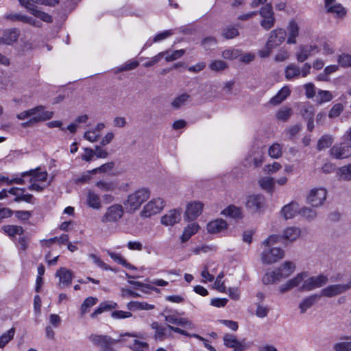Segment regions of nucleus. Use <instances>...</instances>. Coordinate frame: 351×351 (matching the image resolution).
<instances>
[{
	"label": "nucleus",
	"mask_w": 351,
	"mask_h": 351,
	"mask_svg": "<svg viewBox=\"0 0 351 351\" xmlns=\"http://www.w3.org/2000/svg\"><path fill=\"white\" fill-rule=\"evenodd\" d=\"M295 265L291 261L285 262L275 271H267L263 278L265 285H269L288 278L295 270Z\"/></svg>",
	"instance_id": "f257e3e1"
},
{
	"label": "nucleus",
	"mask_w": 351,
	"mask_h": 351,
	"mask_svg": "<svg viewBox=\"0 0 351 351\" xmlns=\"http://www.w3.org/2000/svg\"><path fill=\"white\" fill-rule=\"evenodd\" d=\"M53 117V112L46 110V108L42 105L23 111L16 115V117L20 120L31 118L35 124L48 121Z\"/></svg>",
	"instance_id": "f03ea898"
},
{
	"label": "nucleus",
	"mask_w": 351,
	"mask_h": 351,
	"mask_svg": "<svg viewBox=\"0 0 351 351\" xmlns=\"http://www.w3.org/2000/svg\"><path fill=\"white\" fill-rule=\"evenodd\" d=\"M120 337H121V339L116 340L108 335L91 334L88 337V339L92 342V343L94 346L99 347L101 351L108 345L114 344L115 343L119 341L126 342L125 337H139L140 335L135 332H127L125 334H121Z\"/></svg>",
	"instance_id": "7ed1b4c3"
},
{
	"label": "nucleus",
	"mask_w": 351,
	"mask_h": 351,
	"mask_svg": "<svg viewBox=\"0 0 351 351\" xmlns=\"http://www.w3.org/2000/svg\"><path fill=\"white\" fill-rule=\"evenodd\" d=\"M149 196V191L147 189L142 188L129 195L127 200L123 204L127 209L136 210L141 207L143 202L148 199Z\"/></svg>",
	"instance_id": "20e7f679"
},
{
	"label": "nucleus",
	"mask_w": 351,
	"mask_h": 351,
	"mask_svg": "<svg viewBox=\"0 0 351 351\" xmlns=\"http://www.w3.org/2000/svg\"><path fill=\"white\" fill-rule=\"evenodd\" d=\"M165 206V202L160 197L153 198L143 208L141 215L144 217H150L160 213Z\"/></svg>",
	"instance_id": "39448f33"
},
{
	"label": "nucleus",
	"mask_w": 351,
	"mask_h": 351,
	"mask_svg": "<svg viewBox=\"0 0 351 351\" xmlns=\"http://www.w3.org/2000/svg\"><path fill=\"white\" fill-rule=\"evenodd\" d=\"M245 206L251 213H261L265 208V198L262 195H252L247 197Z\"/></svg>",
	"instance_id": "423d86ee"
},
{
	"label": "nucleus",
	"mask_w": 351,
	"mask_h": 351,
	"mask_svg": "<svg viewBox=\"0 0 351 351\" xmlns=\"http://www.w3.org/2000/svg\"><path fill=\"white\" fill-rule=\"evenodd\" d=\"M285 256L283 250L280 247L265 249L261 254L263 263L271 265L281 260Z\"/></svg>",
	"instance_id": "0eeeda50"
},
{
	"label": "nucleus",
	"mask_w": 351,
	"mask_h": 351,
	"mask_svg": "<svg viewBox=\"0 0 351 351\" xmlns=\"http://www.w3.org/2000/svg\"><path fill=\"white\" fill-rule=\"evenodd\" d=\"M328 282V277L320 274L306 279L300 287V291H311L316 288L322 287Z\"/></svg>",
	"instance_id": "6e6552de"
},
{
	"label": "nucleus",
	"mask_w": 351,
	"mask_h": 351,
	"mask_svg": "<svg viewBox=\"0 0 351 351\" xmlns=\"http://www.w3.org/2000/svg\"><path fill=\"white\" fill-rule=\"evenodd\" d=\"M123 215V208L121 204L110 206L102 217L101 221L104 223L116 222L119 220Z\"/></svg>",
	"instance_id": "1a4fd4ad"
},
{
	"label": "nucleus",
	"mask_w": 351,
	"mask_h": 351,
	"mask_svg": "<svg viewBox=\"0 0 351 351\" xmlns=\"http://www.w3.org/2000/svg\"><path fill=\"white\" fill-rule=\"evenodd\" d=\"M326 195L327 191L324 188L313 189L307 197L308 203L315 207L320 206L326 200Z\"/></svg>",
	"instance_id": "9d476101"
},
{
	"label": "nucleus",
	"mask_w": 351,
	"mask_h": 351,
	"mask_svg": "<svg viewBox=\"0 0 351 351\" xmlns=\"http://www.w3.org/2000/svg\"><path fill=\"white\" fill-rule=\"evenodd\" d=\"M19 2L22 6H24L31 14H32L36 17H38L47 23L52 22V17L49 14L39 10L38 8L32 2H29L27 0H19Z\"/></svg>",
	"instance_id": "9b49d317"
},
{
	"label": "nucleus",
	"mask_w": 351,
	"mask_h": 351,
	"mask_svg": "<svg viewBox=\"0 0 351 351\" xmlns=\"http://www.w3.org/2000/svg\"><path fill=\"white\" fill-rule=\"evenodd\" d=\"M204 204L200 202H191L186 206L184 214L186 221L195 220L202 212Z\"/></svg>",
	"instance_id": "f8f14e48"
},
{
	"label": "nucleus",
	"mask_w": 351,
	"mask_h": 351,
	"mask_svg": "<svg viewBox=\"0 0 351 351\" xmlns=\"http://www.w3.org/2000/svg\"><path fill=\"white\" fill-rule=\"evenodd\" d=\"M165 320L168 324H173L180 326L186 329L193 330L195 328V325L187 318L180 317L176 315H164Z\"/></svg>",
	"instance_id": "ddd939ff"
},
{
	"label": "nucleus",
	"mask_w": 351,
	"mask_h": 351,
	"mask_svg": "<svg viewBox=\"0 0 351 351\" xmlns=\"http://www.w3.org/2000/svg\"><path fill=\"white\" fill-rule=\"evenodd\" d=\"M348 289L349 288L347 284L332 285L322 289L320 295L321 297L332 298L343 293Z\"/></svg>",
	"instance_id": "4468645a"
},
{
	"label": "nucleus",
	"mask_w": 351,
	"mask_h": 351,
	"mask_svg": "<svg viewBox=\"0 0 351 351\" xmlns=\"http://www.w3.org/2000/svg\"><path fill=\"white\" fill-rule=\"evenodd\" d=\"M286 37V31L283 29H276L270 33L267 40V47L269 48H276L280 45Z\"/></svg>",
	"instance_id": "2eb2a0df"
},
{
	"label": "nucleus",
	"mask_w": 351,
	"mask_h": 351,
	"mask_svg": "<svg viewBox=\"0 0 351 351\" xmlns=\"http://www.w3.org/2000/svg\"><path fill=\"white\" fill-rule=\"evenodd\" d=\"M307 277L306 272H301L297 274L295 277L288 280L286 283L279 287V291L281 293H285L287 291L298 287L300 284L304 282V279Z\"/></svg>",
	"instance_id": "dca6fc26"
},
{
	"label": "nucleus",
	"mask_w": 351,
	"mask_h": 351,
	"mask_svg": "<svg viewBox=\"0 0 351 351\" xmlns=\"http://www.w3.org/2000/svg\"><path fill=\"white\" fill-rule=\"evenodd\" d=\"M331 156L337 159H343L351 156V147L348 145L338 144L330 149Z\"/></svg>",
	"instance_id": "f3484780"
},
{
	"label": "nucleus",
	"mask_w": 351,
	"mask_h": 351,
	"mask_svg": "<svg viewBox=\"0 0 351 351\" xmlns=\"http://www.w3.org/2000/svg\"><path fill=\"white\" fill-rule=\"evenodd\" d=\"M181 219V213L177 209H172L161 218V223L165 226H172L178 223Z\"/></svg>",
	"instance_id": "a211bd4d"
},
{
	"label": "nucleus",
	"mask_w": 351,
	"mask_h": 351,
	"mask_svg": "<svg viewBox=\"0 0 351 351\" xmlns=\"http://www.w3.org/2000/svg\"><path fill=\"white\" fill-rule=\"evenodd\" d=\"M151 327L155 330L154 339L156 341H163L166 338L171 337V334L168 332V327L160 325L157 322H154Z\"/></svg>",
	"instance_id": "6ab92c4d"
},
{
	"label": "nucleus",
	"mask_w": 351,
	"mask_h": 351,
	"mask_svg": "<svg viewBox=\"0 0 351 351\" xmlns=\"http://www.w3.org/2000/svg\"><path fill=\"white\" fill-rule=\"evenodd\" d=\"M228 228V223L221 219H217L210 221L206 226L209 234H219Z\"/></svg>",
	"instance_id": "aec40b11"
},
{
	"label": "nucleus",
	"mask_w": 351,
	"mask_h": 351,
	"mask_svg": "<svg viewBox=\"0 0 351 351\" xmlns=\"http://www.w3.org/2000/svg\"><path fill=\"white\" fill-rule=\"evenodd\" d=\"M56 276L59 278L60 286L67 287L72 282L73 274L66 268L61 267L56 271Z\"/></svg>",
	"instance_id": "412c9836"
},
{
	"label": "nucleus",
	"mask_w": 351,
	"mask_h": 351,
	"mask_svg": "<svg viewBox=\"0 0 351 351\" xmlns=\"http://www.w3.org/2000/svg\"><path fill=\"white\" fill-rule=\"evenodd\" d=\"M300 206L297 202H291L282 207L281 214L285 219H292L297 214H300Z\"/></svg>",
	"instance_id": "4be33fe9"
},
{
	"label": "nucleus",
	"mask_w": 351,
	"mask_h": 351,
	"mask_svg": "<svg viewBox=\"0 0 351 351\" xmlns=\"http://www.w3.org/2000/svg\"><path fill=\"white\" fill-rule=\"evenodd\" d=\"M320 295L313 294L304 298L299 304L300 313L303 314L306 313L308 308H311L320 299Z\"/></svg>",
	"instance_id": "5701e85b"
},
{
	"label": "nucleus",
	"mask_w": 351,
	"mask_h": 351,
	"mask_svg": "<svg viewBox=\"0 0 351 351\" xmlns=\"http://www.w3.org/2000/svg\"><path fill=\"white\" fill-rule=\"evenodd\" d=\"M30 176L31 178L29 180L30 182H44L47 179L48 174L47 171H38V169H31L27 171H25L22 173V176Z\"/></svg>",
	"instance_id": "b1692460"
},
{
	"label": "nucleus",
	"mask_w": 351,
	"mask_h": 351,
	"mask_svg": "<svg viewBox=\"0 0 351 351\" xmlns=\"http://www.w3.org/2000/svg\"><path fill=\"white\" fill-rule=\"evenodd\" d=\"M19 36V32L16 29H6L0 38V44L12 45L17 40Z\"/></svg>",
	"instance_id": "393cba45"
},
{
	"label": "nucleus",
	"mask_w": 351,
	"mask_h": 351,
	"mask_svg": "<svg viewBox=\"0 0 351 351\" xmlns=\"http://www.w3.org/2000/svg\"><path fill=\"white\" fill-rule=\"evenodd\" d=\"M301 234V230L299 228L291 226L287 228L282 232V238L289 241H296Z\"/></svg>",
	"instance_id": "a878e982"
},
{
	"label": "nucleus",
	"mask_w": 351,
	"mask_h": 351,
	"mask_svg": "<svg viewBox=\"0 0 351 351\" xmlns=\"http://www.w3.org/2000/svg\"><path fill=\"white\" fill-rule=\"evenodd\" d=\"M288 32V44H295L297 43L296 38L299 36V27L295 21H291L287 27Z\"/></svg>",
	"instance_id": "bb28decb"
},
{
	"label": "nucleus",
	"mask_w": 351,
	"mask_h": 351,
	"mask_svg": "<svg viewBox=\"0 0 351 351\" xmlns=\"http://www.w3.org/2000/svg\"><path fill=\"white\" fill-rule=\"evenodd\" d=\"M86 203L89 207L96 210H99L101 207L99 195L90 190L87 192Z\"/></svg>",
	"instance_id": "cd10ccee"
},
{
	"label": "nucleus",
	"mask_w": 351,
	"mask_h": 351,
	"mask_svg": "<svg viewBox=\"0 0 351 351\" xmlns=\"http://www.w3.org/2000/svg\"><path fill=\"white\" fill-rule=\"evenodd\" d=\"M291 90L288 86L282 87L278 93L271 98L269 103L272 105H278L289 96Z\"/></svg>",
	"instance_id": "c85d7f7f"
},
{
	"label": "nucleus",
	"mask_w": 351,
	"mask_h": 351,
	"mask_svg": "<svg viewBox=\"0 0 351 351\" xmlns=\"http://www.w3.org/2000/svg\"><path fill=\"white\" fill-rule=\"evenodd\" d=\"M199 229V226L197 223L189 224L184 230L180 239L182 243L186 242L193 235L197 233Z\"/></svg>",
	"instance_id": "c756f323"
},
{
	"label": "nucleus",
	"mask_w": 351,
	"mask_h": 351,
	"mask_svg": "<svg viewBox=\"0 0 351 351\" xmlns=\"http://www.w3.org/2000/svg\"><path fill=\"white\" fill-rule=\"evenodd\" d=\"M285 78L291 80L300 76V69L295 64H290L285 68Z\"/></svg>",
	"instance_id": "7c9ffc66"
},
{
	"label": "nucleus",
	"mask_w": 351,
	"mask_h": 351,
	"mask_svg": "<svg viewBox=\"0 0 351 351\" xmlns=\"http://www.w3.org/2000/svg\"><path fill=\"white\" fill-rule=\"evenodd\" d=\"M221 213L223 215L230 217L234 219H240L242 217L241 208L234 205H230L225 208Z\"/></svg>",
	"instance_id": "2f4dec72"
},
{
	"label": "nucleus",
	"mask_w": 351,
	"mask_h": 351,
	"mask_svg": "<svg viewBox=\"0 0 351 351\" xmlns=\"http://www.w3.org/2000/svg\"><path fill=\"white\" fill-rule=\"evenodd\" d=\"M258 184L261 189L269 193H272L274 190L275 182L273 178L263 177L258 180Z\"/></svg>",
	"instance_id": "473e14b6"
},
{
	"label": "nucleus",
	"mask_w": 351,
	"mask_h": 351,
	"mask_svg": "<svg viewBox=\"0 0 351 351\" xmlns=\"http://www.w3.org/2000/svg\"><path fill=\"white\" fill-rule=\"evenodd\" d=\"M291 115V108L287 106H282L278 110L276 117L279 121H287Z\"/></svg>",
	"instance_id": "72a5a7b5"
},
{
	"label": "nucleus",
	"mask_w": 351,
	"mask_h": 351,
	"mask_svg": "<svg viewBox=\"0 0 351 351\" xmlns=\"http://www.w3.org/2000/svg\"><path fill=\"white\" fill-rule=\"evenodd\" d=\"M332 97V95L330 91L320 90L316 96V102L318 104H322L323 103L331 101Z\"/></svg>",
	"instance_id": "f704fd0d"
},
{
	"label": "nucleus",
	"mask_w": 351,
	"mask_h": 351,
	"mask_svg": "<svg viewBox=\"0 0 351 351\" xmlns=\"http://www.w3.org/2000/svg\"><path fill=\"white\" fill-rule=\"evenodd\" d=\"M332 143L333 138L332 136L328 134L324 135L318 141L317 149L322 150L326 148H328L332 145Z\"/></svg>",
	"instance_id": "c9c22d12"
},
{
	"label": "nucleus",
	"mask_w": 351,
	"mask_h": 351,
	"mask_svg": "<svg viewBox=\"0 0 351 351\" xmlns=\"http://www.w3.org/2000/svg\"><path fill=\"white\" fill-rule=\"evenodd\" d=\"M3 229L10 237H14L16 234L21 235L23 232V228L19 226L7 225L3 226Z\"/></svg>",
	"instance_id": "e433bc0d"
},
{
	"label": "nucleus",
	"mask_w": 351,
	"mask_h": 351,
	"mask_svg": "<svg viewBox=\"0 0 351 351\" xmlns=\"http://www.w3.org/2000/svg\"><path fill=\"white\" fill-rule=\"evenodd\" d=\"M338 175L339 178L346 181L351 180V164L345 165L339 169Z\"/></svg>",
	"instance_id": "4c0bfd02"
},
{
	"label": "nucleus",
	"mask_w": 351,
	"mask_h": 351,
	"mask_svg": "<svg viewBox=\"0 0 351 351\" xmlns=\"http://www.w3.org/2000/svg\"><path fill=\"white\" fill-rule=\"evenodd\" d=\"M309 48L306 47L304 45L300 47L298 51L296 53L297 60L299 62H304L312 54L309 52Z\"/></svg>",
	"instance_id": "58836bf2"
},
{
	"label": "nucleus",
	"mask_w": 351,
	"mask_h": 351,
	"mask_svg": "<svg viewBox=\"0 0 351 351\" xmlns=\"http://www.w3.org/2000/svg\"><path fill=\"white\" fill-rule=\"evenodd\" d=\"M15 333V329L14 328H10L8 331L3 333L0 337V348H3L8 344L14 337Z\"/></svg>",
	"instance_id": "ea45409f"
},
{
	"label": "nucleus",
	"mask_w": 351,
	"mask_h": 351,
	"mask_svg": "<svg viewBox=\"0 0 351 351\" xmlns=\"http://www.w3.org/2000/svg\"><path fill=\"white\" fill-rule=\"evenodd\" d=\"M117 306V304L116 303H114L113 305L105 302L101 303L99 306L91 314V317L95 318L98 315H100L105 311H109L111 308H115Z\"/></svg>",
	"instance_id": "a19ab883"
},
{
	"label": "nucleus",
	"mask_w": 351,
	"mask_h": 351,
	"mask_svg": "<svg viewBox=\"0 0 351 351\" xmlns=\"http://www.w3.org/2000/svg\"><path fill=\"white\" fill-rule=\"evenodd\" d=\"M108 255L110 256L112 259H113L114 261L117 262L118 263L122 265L123 266L131 269H134L135 267L127 262L125 259H124L120 254H115L113 252H108Z\"/></svg>",
	"instance_id": "79ce46f5"
},
{
	"label": "nucleus",
	"mask_w": 351,
	"mask_h": 351,
	"mask_svg": "<svg viewBox=\"0 0 351 351\" xmlns=\"http://www.w3.org/2000/svg\"><path fill=\"white\" fill-rule=\"evenodd\" d=\"M95 186L104 191H113L117 188V184L113 182L99 181Z\"/></svg>",
	"instance_id": "37998d69"
},
{
	"label": "nucleus",
	"mask_w": 351,
	"mask_h": 351,
	"mask_svg": "<svg viewBox=\"0 0 351 351\" xmlns=\"http://www.w3.org/2000/svg\"><path fill=\"white\" fill-rule=\"evenodd\" d=\"M239 34L238 29L233 26H228L222 31V36L226 39H232Z\"/></svg>",
	"instance_id": "c03bdc74"
},
{
	"label": "nucleus",
	"mask_w": 351,
	"mask_h": 351,
	"mask_svg": "<svg viewBox=\"0 0 351 351\" xmlns=\"http://www.w3.org/2000/svg\"><path fill=\"white\" fill-rule=\"evenodd\" d=\"M300 214L308 221L313 220L317 215L315 210L307 207L300 209Z\"/></svg>",
	"instance_id": "a18cd8bd"
},
{
	"label": "nucleus",
	"mask_w": 351,
	"mask_h": 351,
	"mask_svg": "<svg viewBox=\"0 0 351 351\" xmlns=\"http://www.w3.org/2000/svg\"><path fill=\"white\" fill-rule=\"evenodd\" d=\"M269 156L273 158H278L282 156V146L278 143H274L268 149Z\"/></svg>",
	"instance_id": "49530a36"
},
{
	"label": "nucleus",
	"mask_w": 351,
	"mask_h": 351,
	"mask_svg": "<svg viewBox=\"0 0 351 351\" xmlns=\"http://www.w3.org/2000/svg\"><path fill=\"white\" fill-rule=\"evenodd\" d=\"M344 110V106L342 104L338 103L333 105L332 108L328 112V117L330 119H335L338 117Z\"/></svg>",
	"instance_id": "de8ad7c7"
},
{
	"label": "nucleus",
	"mask_w": 351,
	"mask_h": 351,
	"mask_svg": "<svg viewBox=\"0 0 351 351\" xmlns=\"http://www.w3.org/2000/svg\"><path fill=\"white\" fill-rule=\"evenodd\" d=\"M129 348L134 351H149L148 343L136 339L133 340V344L129 346Z\"/></svg>",
	"instance_id": "09e8293b"
},
{
	"label": "nucleus",
	"mask_w": 351,
	"mask_h": 351,
	"mask_svg": "<svg viewBox=\"0 0 351 351\" xmlns=\"http://www.w3.org/2000/svg\"><path fill=\"white\" fill-rule=\"evenodd\" d=\"M189 97L190 96L187 93L182 94L175 98L172 101L171 105L174 108L178 109L186 102Z\"/></svg>",
	"instance_id": "8fccbe9b"
},
{
	"label": "nucleus",
	"mask_w": 351,
	"mask_h": 351,
	"mask_svg": "<svg viewBox=\"0 0 351 351\" xmlns=\"http://www.w3.org/2000/svg\"><path fill=\"white\" fill-rule=\"evenodd\" d=\"M328 12L336 14L338 16H343L346 14L344 8L339 3H335L326 8Z\"/></svg>",
	"instance_id": "3c124183"
},
{
	"label": "nucleus",
	"mask_w": 351,
	"mask_h": 351,
	"mask_svg": "<svg viewBox=\"0 0 351 351\" xmlns=\"http://www.w3.org/2000/svg\"><path fill=\"white\" fill-rule=\"evenodd\" d=\"M339 64L344 68L351 66V55L348 53H342L338 56Z\"/></svg>",
	"instance_id": "603ef678"
},
{
	"label": "nucleus",
	"mask_w": 351,
	"mask_h": 351,
	"mask_svg": "<svg viewBox=\"0 0 351 351\" xmlns=\"http://www.w3.org/2000/svg\"><path fill=\"white\" fill-rule=\"evenodd\" d=\"M97 302V299L93 297L87 298L81 306V313L84 315L87 311L88 308L94 306Z\"/></svg>",
	"instance_id": "864d4df0"
},
{
	"label": "nucleus",
	"mask_w": 351,
	"mask_h": 351,
	"mask_svg": "<svg viewBox=\"0 0 351 351\" xmlns=\"http://www.w3.org/2000/svg\"><path fill=\"white\" fill-rule=\"evenodd\" d=\"M227 67V64L223 60H213L209 64L210 69L213 71H221Z\"/></svg>",
	"instance_id": "5fc2aeb1"
},
{
	"label": "nucleus",
	"mask_w": 351,
	"mask_h": 351,
	"mask_svg": "<svg viewBox=\"0 0 351 351\" xmlns=\"http://www.w3.org/2000/svg\"><path fill=\"white\" fill-rule=\"evenodd\" d=\"M167 53H168V51H165L158 53L157 55H156L155 56L152 57L149 60L143 64L144 66H145V67H151V66H152L155 64H156L158 62H160L164 58L165 55L167 54Z\"/></svg>",
	"instance_id": "6e6d98bb"
},
{
	"label": "nucleus",
	"mask_w": 351,
	"mask_h": 351,
	"mask_svg": "<svg viewBox=\"0 0 351 351\" xmlns=\"http://www.w3.org/2000/svg\"><path fill=\"white\" fill-rule=\"evenodd\" d=\"M185 53L184 49L175 50L172 53L169 54V52L167 54L165 55V58L167 62L174 61L180 57H182Z\"/></svg>",
	"instance_id": "4d7b16f0"
},
{
	"label": "nucleus",
	"mask_w": 351,
	"mask_h": 351,
	"mask_svg": "<svg viewBox=\"0 0 351 351\" xmlns=\"http://www.w3.org/2000/svg\"><path fill=\"white\" fill-rule=\"evenodd\" d=\"M301 114L306 120L313 118L315 114L313 107L310 105L304 106L302 109Z\"/></svg>",
	"instance_id": "13d9d810"
},
{
	"label": "nucleus",
	"mask_w": 351,
	"mask_h": 351,
	"mask_svg": "<svg viewBox=\"0 0 351 351\" xmlns=\"http://www.w3.org/2000/svg\"><path fill=\"white\" fill-rule=\"evenodd\" d=\"M275 17L274 15L269 16L265 18L261 21V25L266 30H268L273 27L275 24Z\"/></svg>",
	"instance_id": "bf43d9fd"
},
{
	"label": "nucleus",
	"mask_w": 351,
	"mask_h": 351,
	"mask_svg": "<svg viewBox=\"0 0 351 351\" xmlns=\"http://www.w3.org/2000/svg\"><path fill=\"white\" fill-rule=\"evenodd\" d=\"M240 55V51L235 49H228L222 52V57L228 60H233Z\"/></svg>",
	"instance_id": "052dcab7"
},
{
	"label": "nucleus",
	"mask_w": 351,
	"mask_h": 351,
	"mask_svg": "<svg viewBox=\"0 0 351 351\" xmlns=\"http://www.w3.org/2000/svg\"><path fill=\"white\" fill-rule=\"evenodd\" d=\"M280 169V164L277 162H274L272 164L265 165L263 167V171L266 174H272L277 172Z\"/></svg>",
	"instance_id": "680f3d73"
},
{
	"label": "nucleus",
	"mask_w": 351,
	"mask_h": 351,
	"mask_svg": "<svg viewBox=\"0 0 351 351\" xmlns=\"http://www.w3.org/2000/svg\"><path fill=\"white\" fill-rule=\"evenodd\" d=\"M302 126L300 124H296L290 126L285 130V134L289 139H292L301 130Z\"/></svg>",
	"instance_id": "e2e57ef3"
},
{
	"label": "nucleus",
	"mask_w": 351,
	"mask_h": 351,
	"mask_svg": "<svg viewBox=\"0 0 351 351\" xmlns=\"http://www.w3.org/2000/svg\"><path fill=\"white\" fill-rule=\"evenodd\" d=\"M335 351H351V341L336 343L333 346Z\"/></svg>",
	"instance_id": "0e129e2a"
},
{
	"label": "nucleus",
	"mask_w": 351,
	"mask_h": 351,
	"mask_svg": "<svg viewBox=\"0 0 351 351\" xmlns=\"http://www.w3.org/2000/svg\"><path fill=\"white\" fill-rule=\"evenodd\" d=\"M84 138L87 141L94 143L98 141L100 137V133L97 132V131L91 130L86 132L84 134Z\"/></svg>",
	"instance_id": "69168bd1"
},
{
	"label": "nucleus",
	"mask_w": 351,
	"mask_h": 351,
	"mask_svg": "<svg viewBox=\"0 0 351 351\" xmlns=\"http://www.w3.org/2000/svg\"><path fill=\"white\" fill-rule=\"evenodd\" d=\"M259 13H260V15L263 18H265V17H267V16H269L274 15V11H273V8H272V5L270 3H267L265 6H263L261 9Z\"/></svg>",
	"instance_id": "338daca9"
},
{
	"label": "nucleus",
	"mask_w": 351,
	"mask_h": 351,
	"mask_svg": "<svg viewBox=\"0 0 351 351\" xmlns=\"http://www.w3.org/2000/svg\"><path fill=\"white\" fill-rule=\"evenodd\" d=\"M223 339L224 345L226 347L231 348H232V347L234 346V344L235 343L236 341L237 340L236 337L232 334H226L223 336Z\"/></svg>",
	"instance_id": "774afa93"
}]
</instances>
